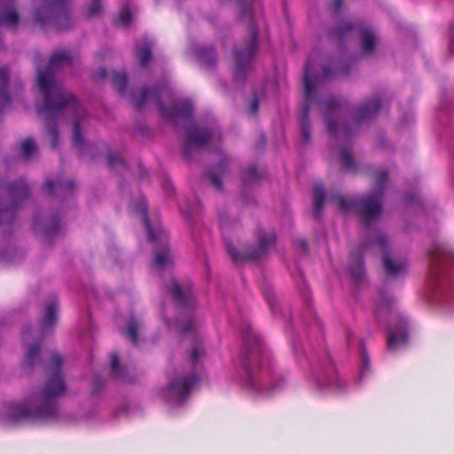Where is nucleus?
<instances>
[{
  "instance_id": "nucleus-1",
  "label": "nucleus",
  "mask_w": 454,
  "mask_h": 454,
  "mask_svg": "<svg viewBox=\"0 0 454 454\" xmlns=\"http://www.w3.org/2000/svg\"><path fill=\"white\" fill-rule=\"evenodd\" d=\"M63 359L59 353L51 355V362L45 364L47 380L38 395H32L25 403H9L5 406L4 419L15 426L24 421H47L59 417L58 399L67 391L62 374Z\"/></svg>"
},
{
  "instance_id": "nucleus-2",
  "label": "nucleus",
  "mask_w": 454,
  "mask_h": 454,
  "mask_svg": "<svg viewBox=\"0 0 454 454\" xmlns=\"http://www.w3.org/2000/svg\"><path fill=\"white\" fill-rule=\"evenodd\" d=\"M72 55L67 50L55 52L45 70L37 67V84L43 95V102L38 106L39 115H43L45 127L51 138L52 148H56L59 140L57 119L65 109L72 110L75 114L81 112V106L74 94L67 91L55 82L56 70L71 64Z\"/></svg>"
},
{
  "instance_id": "nucleus-3",
  "label": "nucleus",
  "mask_w": 454,
  "mask_h": 454,
  "mask_svg": "<svg viewBox=\"0 0 454 454\" xmlns=\"http://www.w3.org/2000/svg\"><path fill=\"white\" fill-rule=\"evenodd\" d=\"M387 179V171L380 169L376 172L375 182L369 194L350 200L340 194H334L331 196L330 200L343 211L356 209L368 227L371 221L379 217L382 212V199Z\"/></svg>"
},
{
  "instance_id": "nucleus-4",
  "label": "nucleus",
  "mask_w": 454,
  "mask_h": 454,
  "mask_svg": "<svg viewBox=\"0 0 454 454\" xmlns=\"http://www.w3.org/2000/svg\"><path fill=\"white\" fill-rule=\"evenodd\" d=\"M255 0H238L239 5V19L247 22L248 38L244 47L235 48L233 51L234 68L233 76L236 82H243L247 72L258 50V27L253 18V4Z\"/></svg>"
},
{
  "instance_id": "nucleus-5",
  "label": "nucleus",
  "mask_w": 454,
  "mask_h": 454,
  "mask_svg": "<svg viewBox=\"0 0 454 454\" xmlns=\"http://www.w3.org/2000/svg\"><path fill=\"white\" fill-rule=\"evenodd\" d=\"M165 91H168V87L166 84L153 88L144 87L137 91L131 92V101L137 109H141L148 100L152 99L159 107L163 118L170 121L176 126L181 122L190 121L193 113L192 103L189 99H184L175 103L173 108H168L160 98Z\"/></svg>"
},
{
  "instance_id": "nucleus-6",
  "label": "nucleus",
  "mask_w": 454,
  "mask_h": 454,
  "mask_svg": "<svg viewBox=\"0 0 454 454\" xmlns=\"http://www.w3.org/2000/svg\"><path fill=\"white\" fill-rule=\"evenodd\" d=\"M269 358V353L257 334L253 331L247 333L244 336L241 362L247 374L248 387L254 392L267 394L278 388L276 385L267 387L262 382V378L255 374V371L261 368L264 362H268Z\"/></svg>"
},
{
  "instance_id": "nucleus-7",
  "label": "nucleus",
  "mask_w": 454,
  "mask_h": 454,
  "mask_svg": "<svg viewBox=\"0 0 454 454\" xmlns=\"http://www.w3.org/2000/svg\"><path fill=\"white\" fill-rule=\"evenodd\" d=\"M315 62L311 58H309L304 66V86H305V102L302 106L301 114L300 118L301 133L303 140L309 143L311 139V125L309 121V110L312 100V94L315 86H319L325 81L334 78L338 75H348L349 67L347 65H335L331 67H325L323 74L316 75L311 81L310 76H313Z\"/></svg>"
},
{
  "instance_id": "nucleus-8",
  "label": "nucleus",
  "mask_w": 454,
  "mask_h": 454,
  "mask_svg": "<svg viewBox=\"0 0 454 454\" xmlns=\"http://www.w3.org/2000/svg\"><path fill=\"white\" fill-rule=\"evenodd\" d=\"M59 302L53 298L44 308L43 315L40 320V327L42 336L34 343H30L32 338V327L27 325L22 331V340L26 346L25 358L23 366L26 368H33L40 360V348L43 335L51 332L58 321Z\"/></svg>"
},
{
  "instance_id": "nucleus-9",
  "label": "nucleus",
  "mask_w": 454,
  "mask_h": 454,
  "mask_svg": "<svg viewBox=\"0 0 454 454\" xmlns=\"http://www.w3.org/2000/svg\"><path fill=\"white\" fill-rule=\"evenodd\" d=\"M429 259V285L441 289L448 283V268L454 262V251L446 243L434 242L427 253Z\"/></svg>"
},
{
  "instance_id": "nucleus-10",
  "label": "nucleus",
  "mask_w": 454,
  "mask_h": 454,
  "mask_svg": "<svg viewBox=\"0 0 454 454\" xmlns=\"http://www.w3.org/2000/svg\"><path fill=\"white\" fill-rule=\"evenodd\" d=\"M35 21L41 25L54 22L57 29L67 30L70 27L68 0H43L36 9Z\"/></svg>"
},
{
  "instance_id": "nucleus-11",
  "label": "nucleus",
  "mask_w": 454,
  "mask_h": 454,
  "mask_svg": "<svg viewBox=\"0 0 454 454\" xmlns=\"http://www.w3.org/2000/svg\"><path fill=\"white\" fill-rule=\"evenodd\" d=\"M258 246L247 248L244 253H239L231 242L225 240V248L234 262L247 260H257L266 255L270 247L276 243V235L263 231H258Z\"/></svg>"
},
{
  "instance_id": "nucleus-12",
  "label": "nucleus",
  "mask_w": 454,
  "mask_h": 454,
  "mask_svg": "<svg viewBox=\"0 0 454 454\" xmlns=\"http://www.w3.org/2000/svg\"><path fill=\"white\" fill-rule=\"evenodd\" d=\"M7 192L10 203L6 207H0V224L12 223L14 220L17 209L28 198L30 190L24 179H19L7 186Z\"/></svg>"
},
{
  "instance_id": "nucleus-13",
  "label": "nucleus",
  "mask_w": 454,
  "mask_h": 454,
  "mask_svg": "<svg viewBox=\"0 0 454 454\" xmlns=\"http://www.w3.org/2000/svg\"><path fill=\"white\" fill-rule=\"evenodd\" d=\"M198 382L199 377L195 373L171 378L164 390L166 400L175 403H183Z\"/></svg>"
},
{
  "instance_id": "nucleus-14",
  "label": "nucleus",
  "mask_w": 454,
  "mask_h": 454,
  "mask_svg": "<svg viewBox=\"0 0 454 454\" xmlns=\"http://www.w3.org/2000/svg\"><path fill=\"white\" fill-rule=\"evenodd\" d=\"M213 134L208 128L193 126L187 129L183 155L190 160L193 154L207 146L212 140Z\"/></svg>"
},
{
  "instance_id": "nucleus-15",
  "label": "nucleus",
  "mask_w": 454,
  "mask_h": 454,
  "mask_svg": "<svg viewBox=\"0 0 454 454\" xmlns=\"http://www.w3.org/2000/svg\"><path fill=\"white\" fill-rule=\"evenodd\" d=\"M165 289L180 309L189 310L195 308L197 301L190 286H181L176 280H173L166 286Z\"/></svg>"
},
{
  "instance_id": "nucleus-16",
  "label": "nucleus",
  "mask_w": 454,
  "mask_h": 454,
  "mask_svg": "<svg viewBox=\"0 0 454 454\" xmlns=\"http://www.w3.org/2000/svg\"><path fill=\"white\" fill-rule=\"evenodd\" d=\"M369 245L377 246L383 254L382 264L387 276L396 277L406 270V264L403 262H395L388 254V239L386 235L381 232L376 234L375 239L371 241Z\"/></svg>"
},
{
  "instance_id": "nucleus-17",
  "label": "nucleus",
  "mask_w": 454,
  "mask_h": 454,
  "mask_svg": "<svg viewBox=\"0 0 454 454\" xmlns=\"http://www.w3.org/2000/svg\"><path fill=\"white\" fill-rule=\"evenodd\" d=\"M381 108V100L378 96L372 97L362 103L354 112L353 119L356 122V130L362 123L376 117Z\"/></svg>"
},
{
  "instance_id": "nucleus-18",
  "label": "nucleus",
  "mask_w": 454,
  "mask_h": 454,
  "mask_svg": "<svg viewBox=\"0 0 454 454\" xmlns=\"http://www.w3.org/2000/svg\"><path fill=\"white\" fill-rule=\"evenodd\" d=\"M409 335L407 322L403 319L400 321L399 325L395 329H389L387 346L389 350H395L401 345H406Z\"/></svg>"
},
{
  "instance_id": "nucleus-19",
  "label": "nucleus",
  "mask_w": 454,
  "mask_h": 454,
  "mask_svg": "<svg viewBox=\"0 0 454 454\" xmlns=\"http://www.w3.org/2000/svg\"><path fill=\"white\" fill-rule=\"evenodd\" d=\"M340 107V103L336 98L332 97L324 103H320V111L326 122L327 130L330 135L335 136L337 134V123L331 120V115L335 113Z\"/></svg>"
},
{
  "instance_id": "nucleus-20",
  "label": "nucleus",
  "mask_w": 454,
  "mask_h": 454,
  "mask_svg": "<svg viewBox=\"0 0 454 454\" xmlns=\"http://www.w3.org/2000/svg\"><path fill=\"white\" fill-rule=\"evenodd\" d=\"M368 245H361L354 248L350 253L348 268L351 275L356 280L362 278L364 274V258L363 251Z\"/></svg>"
},
{
  "instance_id": "nucleus-21",
  "label": "nucleus",
  "mask_w": 454,
  "mask_h": 454,
  "mask_svg": "<svg viewBox=\"0 0 454 454\" xmlns=\"http://www.w3.org/2000/svg\"><path fill=\"white\" fill-rule=\"evenodd\" d=\"M74 187L75 184L73 180L58 179L55 183L51 180H47L43 188L51 195H53L56 190L58 196L66 197L73 192Z\"/></svg>"
},
{
  "instance_id": "nucleus-22",
  "label": "nucleus",
  "mask_w": 454,
  "mask_h": 454,
  "mask_svg": "<svg viewBox=\"0 0 454 454\" xmlns=\"http://www.w3.org/2000/svg\"><path fill=\"white\" fill-rule=\"evenodd\" d=\"M196 56L200 64L205 68H213L216 65V51L213 47L198 48Z\"/></svg>"
},
{
  "instance_id": "nucleus-23",
  "label": "nucleus",
  "mask_w": 454,
  "mask_h": 454,
  "mask_svg": "<svg viewBox=\"0 0 454 454\" xmlns=\"http://www.w3.org/2000/svg\"><path fill=\"white\" fill-rule=\"evenodd\" d=\"M0 82L3 86L0 90V111H2L11 103V98L7 93L9 71L5 67H0Z\"/></svg>"
},
{
  "instance_id": "nucleus-24",
  "label": "nucleus",
  "mask_w": 454,
  "mask_h": 454,
  "mask_svg": "<svg viewBox=\"0 0 454 454\" xmlns=\"http://www.w3.org/2000/svg\"><path fill=\"white\" fill-rule=\"evenodd\" d=\"M314 197V215L319 219L322 215L324 203L325 200V187L322 184H316L313 189Z\"/></svg>"
},
{
  "instance_id": "nucleus-25",
  "label": "nucleus",
  "mask_w": 454,
  "mask_h": 454,
  "mask_svg": "<svg viewBox=\"0 0 454 454\" xmlns=\"http://www.w3.org/2000/svg\"><path fill=\"white\" fill-rule=\"evenodd\" d=\"M361 48L364 53H372L375 49L376 37L369 28H363L360 32Z\"/></svg>"
},
{
  "instance_id": "nucleus-26",
  "label": "nucleus",
  "mask_w": 454,
  "mask_h": 454,
  "mask_svg": "<svg viewBox=\"0 0 454 454\" xmlns=\"http://www.w3.org/2000/svg\"><path fill=\"white\" fill-rule=\"evenodd\" d=\"M136 55L139 59L141 67H146L152 59V46L150 43H137L136 44Z\"/></svg>"
},
{
  "instance_id": "nucleus-27",
  "label": "nucleus",
  "mask_w": 454,
  "mask_h": 454,
  "mask_svg": "<svg viewBox=\"0 0 454 454\" xmlns=\"http://www.w3.org/2000/svg\"><path fill=\"white\" fill-rule=\"evenodd\" d=\"M170 261L169 258V247L167 242H164L162 247L155 252V257L153 260V265L155 267H163L167 265Z\"/></svg>"
},
{
  "instance_id": "nucleus-28",
  "label": "nucleus",
  "mask_w": 454,
  "mask_h": 454,
  "mask_svg": "<svg viewBox=\"0 0 454 454\" xmlns=\"http://www.w3.org/2000/svg\"><path fill=\"white\" fill-rule=\"evenodd\" d=\"M112 83L121 95H124L128 84V74L125 72H114Z\"/></svg>"
},
{
  "instance_id": "nucleus-29",
  "label": "nucleus",
  "mask_w": 454,
  "mask_h": 454,
  "mask_svg": "<svg viewBox=\"0 0 454 454\" xmlns=\"http://www.w3.org/2000/svg\"><path fill=\"white\" fill-rule=\"evenodd\" d=\"M139 329V325L137 321L134 318H131L127 325V327L124 330L125 336L132 342V344L137 345L138 343L137 333Z\"/></svg>"
},
{
  "instance_id": "nucleus-30",
  "label": "nucleus",
  "mask_w": 454,
  "mask_h": 454,
  "mask_svg": "<svg viewBox=\"0 0 454 454\" xmlns=\"http://www.w3.org/2000/svg\"><path fill=\"white\" fill-rule=\"evenodd\" d=\"M37 151L35 141L31 138H26L20 145V153L24 159L28 160L34 153Z\"/></svg>"
},
{
  "instance_id": "nucleus-31",
  "label": "nucleus",
  "mask_w": 454,
  "mask_h": 454,
  "mask_svg": "<svg viewBox=\"0 0 454 454\" xmlns=\"http://www.w3.org/2000/svg\"><path fill=\"white\" fill-rule=\"evenodd\" d=\"M143 221L147 231L148 239L150 241H156L157 239H163L164 234L162 232L156 233L150 224L149 216L147 214L146 207L143 209Z\"/></svg>"
},
{
  "instance_id": "nucleus-32",
  "label": "nucleus",
  "mask_w": 454,
  "mask_h": 454,
  "mask_svg": "<svg viewBox=\"0 0 454 454\" xmlns=\"http://www.w3.org/2000/svg\"><path fill=\"white\" fill-rule=\"evenodd\" d=\"M353 25L350 22H342L338 27H334L330 35L333 38L342 39L353 30Z\"/></svg>"
},
{
  "instance_id": "nucleus-33",
  "label": "nucleus",
  "mask_w": 454,
  "mask_h": 454,
  "mask_svg": "<svg viewBox=\"0 0 454 454\" xmlns=\"http://www.w3.org/2000/svg\"><path fill=\"white\" fill-rule=\"evenodd\" d=\"M340 160L348 171H352L355 168V160L351 151L343 148L340 151Z\"/></svg>"
},
{
  "instance_id": "nucleus-34",
  "label": "nucleus",
  "mask_w": 454,
  "mask_h": 454,
  "mask_svg": "<svg viewBox=\"0 0 454 454\" xmlns=\"http://www.w3.org/2000/svg\"><path fill=\"white\" fill-rule=\"evenodd\" d=\"M83 142L84 141H83V137H82V130H81V121L76 117L74 120V122L73 143H74V147H76L77 149H81L83 145Z\"/></svg>"
},
{
  "instance_id": "nucleus-35",
  "label": "nucleus",
  "mask_w": 454,
  "mask_h": 454,
  "mask_svg": "<svg viewBox=\"0 0 454 454\" xmlns=\"http://www.w3.org/2000/svg\"><path fill=\"white\" fill-rule=\"evenodd\" d=\"M20 21V16L14 9L8 10L2 17V23L15 27Z\"/></svg>"
},
{
  "instance_id": "nucleus-36",
  "label": "nucleus",
  "mask_w": 454,
  "mask_h": 454,
  "mask_svg": "<svg viewBox=\"0 0 454 454\" xmlns=\"http://www.w3.org/2000/svg\"><path fill=\"white\" fill-rule=\"evenodd\" d=\"M107 162L108 166L114 169L118 168H125L127 167L123 159L119 154L114 153H108Z\"/></svg>"
},
{
  "instance_id": "nucleus-37",
  "label": "nucleus",
  "mask_w": 454,
  "mask_h": 454,
  "mask_svg": "<svg viewBox=\"0 0 454 454\" xmlns=\"http://www.w3.org/2000/svg\"><path fill=\"white\" fill-rule=\"evenodd\" d=\"M102 10L101 0H92V3L87 8L86 16L93 18L100 14Z\"/></svg>"
},
{
  "instance_id": "nucleus-38",
  "label": "nucleus",
  "mask_w": 454,
  "mask_h": 454,
  "mask_svg": "<svg viewBox=\"0 0 454 454\" xmlns=\"http://www.w3.org/2000/svg\"><path fill=\"white\" fill-rule=\"evenodd\" d=\"M119 356L116 354L111 356V373L115 378L121 376Z\"/></svg>"
},
{
  "instance_id": "nucleus-39",
  "label": "nucleus",
  "mask_w": 454,
  "mask_h": 454,
  "mask_svg": "<svg viewBox=\"0 0 454 454\" xmlns=\"http://www.w3.org/2000/svg\"><path fill=\"white\" fill-rule=\"evenodd\" d=\"M204 354L203 348L199 346L195 345L191 351H189V357L191 361L193 363V364H196L199 358Z\"/></svg>"
},
{
  "instance_id": "nucleus-40",
  "label": "nucleus",
  "mask_w": 454,
  "mask_h": 454,
  "mask_svg": "<svg viewBox=\"0 0 454 454\" xmlns=\"http://www.w3.org/2000/svg\"><path fill=\"white\" fill-rule=\"evenodd\" d=\"M59 230V220L56 217L52 218L51 223L45 229L44 236L47 239H51Z\"/></svg>"
},
{
  "instance_id": "nucleus-41",
  "label": "nucleus",
  "mask_w": 454,
  "mask_h": 454,
  "mask_svg": "<svg viewBox=\"0 0 454 454\" xmlns=\"http://www.w3.org/2000/svg\"><path fill=\"white\" fill-rule=\"evenodd\" d=\"M258 173L254 166L249 167L243 174L245 182H253L257 179Z\"/></svg>"
},
{
  "instance_id": "nucleus-42",
  "label": "nucleus",
  "mask_w": 454,
  "mask_h": 454,
  "mask_svg": "<svg viewBox=\"0 0 454 454\" xmlns=\"http://www.w3.org/2000/svg\"><path fill=\"white\" fill-rule=\"evenodd\" d=\"M262 294L272 311H274V306H275V295L273 291L270 288L265 289L262 291Z\"/></svg>"
},
{
  "instance_id": "nucleus-43",
  "label": "nucleus",
  "mask_w": 454,
  "mask_h": 454,
  "mask_svg": "<svg viewBox=\"0 0 454 454\" xmlns=\"http://www.w3.org/2000/svg\"><path fill=\"white\" fill-rule=\"evenodd\" d=\"M179 333L184 335L193 330V324L191 320H187L178 324Z\"/></svg>"
},
{
  "instance_id": "nucleus-44",
  "label": "nucleus",
  "mask_w": 454,
  "mask_h": 454,
  "mask_svg": "<svg viewBox=\"0 0 454 454\" xmlns=\"http://www.w3.org/2000/svg\"><path fill=\"white\" fill-rule=\"evenodd\" d=\"M118 20L123 25H128L131 20V13L129 10L125 9L120 12L118 15Z\"/></svg>"
},
{
  "instance_id": "nucleus-45",
  "label": "nucleus",
  "mask_w": 454,
  "mask_h": 454,
  "mask_svg": "<svg viewBox=\"0 0 454 454\" xmlns=\"http://www.w3.org/2000/svg\"><path fill=\"white\" fill-rule=\"evenodd\" d=\"M207 176L208 179L210 180V182L212 183V184H214L218 190L223 189V183H222V180H221L220 176H218V174L208 173Z\"/></svg>"
},
{
  "instance_id": "nucleus-46",
  "label": "nucleus",
  "mask_w": 454,
  "mask_h": 454,
  "mask_svg": "<svg viewBox=\"0 0 454 454\" xmlns=\"http://www.w3.org/2000/svg\"><path fill=\"white\" fill-rule=\"evenodd\" d=\"M107 76V71L105 67H101L93 73L92 78L96 82L104 80Z\"/></svg>"
},
{
  "instance_id": "nucleus-47",
  "label": "nucleus",
  "mask_w": 454,
  "mask_h": 454,
  "mask_svg": "<svg viewBox=\"0 0 454 454\" xmlns=\"http://www.w3.org/2000/svg\"><path fill=\"white\" fill-rule=\"evenodd\" d=\"M343 0H333L330 8L333 12H339L342 6Z\"/></svg>"
},
{
  "instance_id": "nucleus-48",
  "label": "nucleus",
  "mask_w": 454,
  "mask_h": 454,
  "mask_svg": "<svg viewBox=\"0 0 454 454\" xmlns=\"http://www.w3.org/2000/svg\"><path fill=\"white\" fill-rule=\"evenodd\" d=\"M258 108H259V99L256 97H254L250 104V109H249L250 113L253 114H255L257 112Z\"/></svg>"
},
{
  "instance_id": "nucleus-49",
  "label": "nucleus",
  "mask_w": 454,
  "mask_h": 454,
  "mask_svg": "<svg viewBox=\"0 0 454 454\" xmlns=\"http://www.w3.org/2000/svg\"><path fill=\"white\" fill-rule=\"evenodd\" d=\"M219 220H220V226H221L222 230L223 231L227 230L229 228V221H228L227 217H225L223 215H220Z\"/></svg>"
},
{
  "instance_id": "nucleus-50",
  "label": "nucleus",
  "mask_w": 454,
  "mask_h": 454,
  "mask_svg": "<svg viewBox=\"0 0 454 454\" xmlns=\"http://www.w3.org/2000/svg\"><path fill=\"white\" fill-rule=\"evenodd\" d=\"M341 131L344 137L348 138L352 135L354 130L348 124H346L341 128Z\"/></svg>"
},
{
  "instance_id": "nucleus-51",
  "label": "nucleus",
  "mask_w": 454,
  "mask_h": 454,
  "mask_svg": "<svg viewBox=\"0 0 454 454\" xmlns=\"http://www.w3.org/2000/svg\"><path fill=\"white\" fill-rule=\"evenodd\" d=\"M227 167H228V163L226 160H222L219 165H218V169H219V172L220 174H223L226 169H227Z\"/></svg>"
},
{
  "instance_id": "nucleus-52",
  "label": "nucleus",
  "mask_w": 454,
  "mask_h": 454,
  "mask_svg": "<svg viewBox=\"0 0 454 454\" xmlns=\"http://www.w3.org/2000/svg\"><path fill=\"white\" fill-rule=\"evenodd\" d=\"M298 244L299 246L301 247V248H302L305 252L308 251L309 249V245H308V242L306 239H301L298 241Z\"/></svg>"
},
{
  "instance_id": "nucleus-53",
  "label": "nucleus",
  "mask_w": 454,
  "mask_h": 454,
  "mask_svg": "<svg viewBox=\"0 0 454 454\" xmlns=\"http://www.w3.org/2000/svg\"><path fill=\"white\" fill-rule=\"evenodd\" d=\"M102 385V380H101V377L99 375H97L94 379V387H95V389L98 390L100 386Z\"/></svg>"
},
{
  "instance_id": "nucleus-54",
  "label": "nucleus",
  "mask_w": 454,
  "mask_h": 454,
  "mask_svg": "<svg viewBox=\"0 0 454 454\" xmlns=\"http://www.w3.org/2000/svg\"><path fill=\"white\" fill-rule=\"evenodd\" d=\"M368 369V359L367 357L364 356V368L361 371V375H364L366 370Z\"/></svg>"
},
{
  "instance_id": "nucleus-55",
  "label": "nucleus",
  "mask_w": 454,
  "mask_h": 454,
  "mask_svg": "<svg viewBox=\"0 0 454 454\" xmlns=\"http://www.w3.org/2000/svg\"><path fill=\"white\" fill-rule=\"evenodd\" d=\"M38 224H39V217L37 215H35L34 219H33V227L35 229H36Z\"/></svg>"
},
{
  "instance_id": "nucleus-56",
  "label": "nucleus",
  "mask_w": 454,
  "mask_h": 454,
  "mask_svg": "<svg viewBox=\"0 0 454 454\" xmlns=\"http://www.w3.org/2000/svg\"><path fill=\"white\" fill-rule=\"evenodd\" d=\"M35 61H36V63L39 61V56L38 55L35 56Z\"/></svg>"
}]
</instances>
